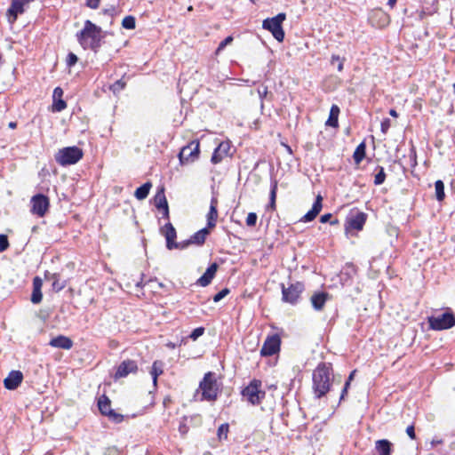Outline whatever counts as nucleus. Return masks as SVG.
<instances>
[{
    "label": "nucleus",
    "mask_w": 455,
    "mask_h": 455,
    "mask_svg": "<svg viewBox=\"0 0 455 455\" xmlns=\"http://www.w3.org/2000/svg\"><path fill=\"white\" fill-rule=\"evenodd\" d=\"M100 27L87 20L82 30L76 33V40L84 50L97 53L102 45L104 35Z\"/></svg>",
    "instance_id": "1"
},
{
    "label": "nucleus",
    "mask_w": 455,
    "mask_h": 455,
    "mask_svg": "<svg viewBox=\"0 0 455 455\" xmlns=\"http://www.w3.org/2000/svg\"><path fill=\"white\" fill-rule=\"evenodd\" d=\"M332 367L331 363H321L313 371V390L315 398L324 396L331 388V375Z\"/></svg>",
    "instance_id": "2"
},
{
    "label": "nucleus",
    "mask_w": 455,
    "mask_h": 455,
    "mask_svg": "<svg viewBox=\"0 0 455 455\" xmlns=\"http://www.w3.org/2000/svg\"><path fill=\"white\" fill-rule=\"evenodd\" d=\"M199 390L202 392L201 401H216L219 395V385L216 374L208 371L204 374L203 379L199 383Z\"/></svg>",
    "instance_id": "3"
},
{
    "label": "nucleus",
    "mask_w": 455,
    "mask_h": 455,
    "mask_svg": "<svg viewBox=\"0 0 455 455\" xmlns=\"http://www.w3.org/2000/svg\"><path fill=\"white\" fill-rule=\"evenodd\" d=\"M261 380L254 379L242 390L241 394L251 404L259 405L266 396V392L261 389Z\"/></svg>",
    "instance_id": "4"
},
{
    "label": "nucleus",
    "mask_w": 455,
    "mask_h": 455,
    "mask_svg": "<svg viewBox=\"0 0 455 455\" xmlns=\"http://www.w3.org/2000/svg\"><path fill=\"white\" fill-rule=\"evenodd\" d=\"M84 156L83 150L76 146L60 149L55 155L56 162L61 166L76 164Z\"/></svg>",
    "instance_id": "5"
},
{
    "label": "nucleus",
    "mask_w": 455,
    "mask_h": 455,
    "mask_svg": "<svg viewBox=\"0 0 455 455\" xmlns=\"http://www.w3.org/2000/svg\"><path fill=\"white\" fill-rule=\"evenodd\" d=\"M285 19L286 14L284 12H280L275 17L264 20L262 28L266 30H268L274 38L281 43L283 41L285 36L282 27V24Z\"/></svg>",
    "instance_id": "6"
},
{
    "label": "nucleus",
    "mask_w": 455,
    "mask_h": 455,
    "mask_svg": "<svg viewBox=\"0 0 455 455\" xmlns=\"http://www.w3.org/2000/svg\"><path fill=\"white\" fill-rule=\"evenodd\" d=\"M429 328L434 331L448 330L455 326V315L451 310L427 317Z\"/></svg>",
    "instance_id": "7"
},
{
    "label": "nucleus",
    "mask_w": 455,
    "mask_h": 455,
    "mask_svg": "<svg viewBox=\"0 0 455 455\" xmlns=\"http://www.w3.org/2000/svg\"><path fill=\"white\" fill-rule=\"evenodd\" d=\"M282 288V299L284 302L295 305L298 303L300 294L305 290L304 283L296 282L285 287L283 283L281 284Z\"/></svg>",
    "instance_id": "8"
},
{
    "label": "nucleus",
    "mask_w": 455,
    "mask_h": 455,
    "mask_svg": "<svg viewBox=\"0 0 455 455\" xmlns=\"http://www.w3.org/2000/svg\"><path fill=\"white\" fill-rule=\"evenodd\" d=\"M31 212L38 217H44L49 210L50 200L43 194H36L31 197Z\"/></svg>",
    "instance_id": "9"
},
{
    "label": "nucleus",
    "mask_w": 455,
    "mask_h": 455,
    "mask_svg": "<svg viewBox=\"0 0 455 455\" xmlns=\"http://www.w3.org/2000/svg\"><path fill=\"white\" fill-rule=\"evenodd\" d=\"M98 407L100 413L107 416L111 421L115 423H120L123 421L124 416L111 409V402L108 396L102 395L99 399Z\"/></svg>",
    "instance_id": "10"
},
{
    "label": "nucleus",
    "mask_w": 455,
    "mask_h": 455,
    "mask_svg": "<svg viewBox=\"0 0 455 455\" xmlns=\"http://www.w3.org/2000/svg\"><path fill=\"white\" fill-rule=\"evenodd\" d=\"M199 142L193 140L187 146L183 147L179 153V159L181 164L194 162L199 155Z\"/></svg>",
    "instance_id": "11"
},
{
    "label": "nucleus",
    "mask_w": 455,
    "mask_h": 455,
    "mask_svg": "<svg viewBox=\"0 0 455 455\" xmlns=\"http://www.w3.org/2000/svg\"><path fill=\"white\" fill-rule=\"evenodd\" d=\"M281 346V339L277 334L267 336L260 349L261 356H271L278 353Z\"/></svg>",
    "instance_id": "12"
},
{
    "label": "nucleus",
    "mask_w": 455,
    "mask_h": 455,
    "mask_svg": "<svg viewBox=\"0 0 455 455\" xmlns=\"http://www.w3.org/2000/svg\"><path fill=\"white\" fill-rule=\"evenodd\" d=\"M138 371L137 363L133 360H124L123 361L115 373L116 379L125 378L130 373H135Z\"/></svg>",
    "instance_id": "13"
},
{
    "label": "nucleus",
    "mask_w": 455,
    "mask_h": 455,
    "mask_svg": "<svg viewBox=\"0 0 455 455\" xmlns=\"http://www.w3.org/2000/svg\"><path fill=\"white\" fill-rule=\"evenodd\" d=\"M29 2H12L11 6L6 12V17L10 24H13L20 14L25 12V4Z\"/></svg>",
    "instance_id": "14"
},
{
    "label": "nucleus",
    "mask_w": 455,
    "mask_h": 455,
    "mask_svg": "<svg viewBox=\"0 0 455 455\" xmlns=\"http://www.w3.org/2000/svg\"><path fill=\"white\" fill-rule=\"evenodd\" d=\"M23 374L20 371H12L4 380V387L8 390H15L22 382Z\"/></svg>",
    "instance_id": "15"
},
{
    "label": "nucleus",
    "mask_w": 455,
    "mask_h": 455,
    "mask_svg": "<svg viewBox=\"0 0 455 455\" xmlns=\"http://www.w3.org/2000/svg\"><path fill=\"white\" fill-rule=\"evenodd\" d=\"M366 219V213L362 212H357L355 214H351L347 220V228L357 231L362 230L365 224Z\"/></svg>",
    "instance_id": "16"
},
{
    "label": "nucleus",
    "mask_w": 455,
    "mask_h": 455,
    "mask_svg": "<svg viewBox=\"0 0 455 455\" xmlns=\"http://www.w3.org/2000/svg\"><path fill=\"white\" fill-rule=\"evenodd\" d=\"M160 232L165 237L167 249L172 250V246L176 245V229L171 222H168L163 228H161Z\"/></svg>",
    "instance_id": "17"
},
{
    "label": "nucleus",
    "mask_w": 455,
    "mask_h": 455,
    "mask_svg": "<svg viewBox=\"0 0 455 455\" xmlns=\"http://www.w3.org/2000/svg\"><path fill=\"white\" fill-rule=\"evenodd\" d=\"M63 90L60 87H56L52 93V112H61L67 108V103L62 100Z\"/></svg>",
    "instance_id": "18"
},
{
    "label": "nucleus",
    "mask_w": 455,
    "mask_h": 455,
    "mask_svg": "<svg viewBox=\"0 0 455 455\" xmlns=\"http://www.w3.org/2000/svg\"><path fill=\"white\" fill-rule=\"evenodd\" d=\"M218 197L216 196H213L211 199L210 209L207 214V227L209 228H213L216 226L218 219Z\"/></svg>",
    "instance_id": "19"
},
{
    "label": "nucleus",
    "mask_w": 455,
    "mask_h": 455,
    "mask_svg": "<svg viewBox=\"0 0 455 455\" xmlns=\"http://www.w3.org/2000/svg\"><path fill=\"white\" fill-rule=\"evenodd\" d=\"M218 267L219 266L217 263L214 262L211 264L204 275L197 280L196 283L202 287L209 285L215 276Z\"/></svg>",
    "instance_id": "20"
},
{
    "label": "nucleus",
    "mask_w": 455,
    "mask_h": 455,
    "mask_svg": "<svg viewBox=\"0 0 455 455\" xmlns=\"http://www.w3.org/2000/svg\"><path fill=\"white\" fill-rule=\"evenodd\" d=\"M323 197L318 195L314 202L312 208L308 211L301 219L302 221L309 222L315 219V217L319 214L323 207Z\"/></svg>",
    "instance_id": "21"
},
{
    "label": "nucleus",
    "mask_w": 455,
    "mask_h": 455,
    "mask_svg": "<svg viewBox=\"0 0 455 455\" xmlns=\"http://www.w3.org/2000/svg\"><path fill=\"white\" fill-rule=\"evenodd\" d=\"M49 345L52 347L68 350L73 347V341L67 336L59 335L55 338H52L50 340Z\"/></svg>",
    "instance_id": "22"
},
{
    "label": "nucleus",
    "mask_w": 455,
    "mask_h": 455,
    "mask_svg": "<svg viewBox=\"0 0 455 455\" xmlns=\"http://www.w3.org/2000/svg\"><path fill=\"white\" fill-rule=\"evenodd\" d=\"M229 150L228 143L222 142L220 143L214 150L211 161L212 164H216L222 161L223 157L228 156Z\"/></svg>",
    "instance_id": "23"
},
{
    "label": "nucleus",
    "mask_w": 455,
    "mask_h": 455,
    "mask_svg": "<svg viewBox=\"0 0 455 455\" xmlns=\"http://www.w3.org/2000/svg\"><path fill=\"white\" fill-rule=\"evenodd\" d=\"M329 298V294L327 292L322 291L317 292L312 295L310 300L312 306L315 310L320 311L323 308L327 299Z\"/></svg>",
    "instance_id": "24"
},
{
    "label": "nucleus",
    "mask_w": 455,
    "mask_h": 455,
    "mask_svg": "<svg viewBox=\"0 0 455 455\" xmlns=\"http://www.w3.org/2000/svg\"><path fill=\"white\" fill-rule=\"evenodd\" d=\"M375 450L379 455H391L392 443L387 439L378 440L375 443Z\"/></svg>",
    "instance_id": "25"
},
{
    "label": "nucleus",
    "mask_w": 455,
    "mask_h": 455,
    "mask_svg": "<svg viewBox=\"0 0 455 455\" xmlns=\"http://www.w3.org/2000/svg\"><path fill=\"white\" fill-rule=\"evenodd\" d=\"M209 228H204L200 229L199 231L196 232L193 235L190 237V242L192 244L196 245H203L205 242L206 236L210 234Z\"/></svg>",
    "instance_id": "26"
},
{
    "label": "nucleus",
    "mask_w": 455,
    "mask_h": 455,
    "mask_svg": "<svg viewBox=\"0 0 455 455\" xmlns=\"http://www.w3.org/2000/svg\"><path fill=\"white\" fill-rule=\"evenodd\" d=\"M339 108L337 105H332L330 110L329 118L327 119L325 124L331 127H338L339 125Z\"/></svg>",
    "instance_id": "27"
},
{
    "label": "nucleus",
    "mask_w": 455,
    "mask_h": 455,
    "mask_svg": "<svg viewBox=\"0 0 455 455\" xmlns=\"http://www.w3.org/2000/svg\"><path fill=\"white\" fill-rule=\"evenodd\" d=\"M154 204L158 209L161 210L162 208H164L168 206V202L164 194V188H161L157 190L156 194L155 195L154 198Z\"/></svg>",
    "instance_id": "28"
},
{
    "label": "nucleus",
    "mask_w": 455,
    "mask_h": 455,
    "mask_svg": "<svg viewBox=\"0 0 455 455\" xmlns=\"http://www.w3.org/2000/svg\"><path fill=\"white\" fill-rule=\"evenodd\" d=\"M152 187V184L150 182H146L140 187H139L134 193L135 197L138 200H143L148 197L150 188Z\"/></svg>",
    "instance_id": "29"
},
{
    "label": "nucleus",
    "mask_w": 455,
    "mask_h": 455,
    "mask_svg": "<svg viewBox=\"0 0 455 455\" xmlns=\"http://www.w3.org/2000/svg\"><path fill=\"white\" fill-rule=\"evenodd\" d=\"M365 155H366V145L363 141L356 147V148L353 154V158H354L355 163L356 164H359L363 161V159L365 157Z\"/></svg>",
    "instance_id": "30"
},
{
    "label": "nucleus",
    "mask_w": 455,
    "mask_h": 455,
    "mask_svg": "<svg viewBox=\"0 0 455 455\" xmlns=\"http://www.w3.org/2000/svg\"><path fill=\"white\" fill-rule=\"evenodd\" d=\"M163 373V363L160 361H155L152 364L150 374L153 379V383L156 386L157 378Z\"/></svg>",
    "instance_id": "31"
},
{
    "label": "nucleus",
    "mask_w": 455,
    "mask_h": 455,
    "mask_svg": "<svg viewBox=\"0 0 455 455\" xmlns=\"http://www.w3.org/2000/svg\"><path fill=\"white\" fill-rule=\"evenodd\" d=\"M52 289L53 291L59 292L63 290L66 286V281L60 280L59 274H53L52 276Z\"/></svg>",
    "instance_id": "32"
},
{
    "label": "nucleus",
    "mask_w": 455,
    "mask_h": 455,
    "mask_svg": "<svg viewBox=\"0 0 455 455\" xmlns=\"http://www.w3.org/2000/svg\"><path fill=\"white\" fill-rule=\"evenodd\" d=\"M435 197L438 201H443L445 194H444V184L442 180H436L435 183Z\"/></svg>",
    "instance_id": "33"
},
{
    "label": "nucleus",
    "mask_w": 455,
    "mask_h": 455,
    "mask_svg": "<svg viewBox=\"0 0 455 455\" xmlns=\"http://www.w3.org/2000/svg\"><path fill=\"white\" fill-rule=\"evenodd\" d=\"M276 191H277V181L273 180L271 182V189H270V195H269V207L272 209H275V207Z\"/></svg>",
    "instance_id": "34"
},
{
    "label": "nucleus",
    "mask_w": 455,
    "mask_h": 455,
    "mask_svg": "<svg viewBox=\"0 0 455 455\" xmlns=\"http://www.w3.org/2000/svg\"><path fill=\"white\" fill-rule=\"evenodd\" d=\"M122 26L126 29H134L136 26L135 18L132 15L125 16L122 20Z\"/></svg>",
    "instance_id": "35"
},
{
    "label": "nucleus",
    "mask_w": 455,
    "mask_h": 455,
    "mask_svg": "<svg viewBox=\"0 0 455 455\" xmlns=\"http://www.w3.org/2000/svg\"><path fill=\"white\" fill-rule=\"evenodd\" d=\"M229 432V426L228 423L221 424L217 431L218 438L221 440H226L228 438V434Z\"/></svg>",
    "instance_id": "36"
},
{
    "label": "nucleus",
    "mask_w": 455,
    "mask_h": 455,
    "mask_svg": "<svg viewBox=\"0 0 455 455\" xmlns=\"http://www.w3.org/2000/svg\"><path fill=\"white\" fill-rule=\"evenodd\" d=\"M125 85L126 83L123 79H119L116 81L112 85H110L109 89L113 92L114 94H117L124 89Z\"/></svg>",
    "instance_id": "37"
},
{
    "label": "nucleus",
    "mask_w": 455,
    "mask_h": 455,
    "mask_svg": "<svg viewBox=\"0 0 455 455\" xmlns=\"http://www.w3.org/2000/svg\"><path fill=\"white\" fill-rule=\"evenodd\" d=\"M378 169H379V172L374 177V184L376 186L383 184L386 180V173H385L384 168L381 166H379Z\"/></svg>",
    "instance_id": "38"
},
{
    "label": "nucleus",
    "mask_w": 455,
    "mask_h": 455,
    "mask_svg": "<svg viewBox=\"0 0 455 455\" xmlns=\"http://www.w3.org/2000/svg\"><path fill=\"white\" fill-rule=\"evenodd\" d=\"M345 58H341L339 55H332L331 59V63L332 65H337V69L339 72H341L344 68Z\"/></svg>",
    "instance_id": "39"
},
{
    "label": "nucleus",
    "mask_w": 455,
    "mask_h": 455,
    "mask_svg": "<svg viewBox=\"0 0 455 455\" xmlns=\"http://www.w3.org/2000/svg\"><path fill=\"white\" fill-rule=\"evenodd\" d=\"M43 294L41 289L34 288L31 295V302L38 304L42 301Z\"/></svg>",
    "instance_id": "40"
},
{
    "label": "nucleus",
    "mask_w": 455,
    "mask_h": 455,
    "mask_svg": "<svg viewBox=\"0 0 455 455\" xmlns=\"http://www.w3.org/2000/svg\"><path fill=\"white\" fill-rule=\"evenodd\" d=\"M331 219H332L331 213H325L320 217V221L322 223L330 222L331 225H337L339 223L338 219H334V220H331Z\"/></svg>",
    "instance_id": "41"
},
{
    "label": "nucleus",
    "mask_w": 455,
    "mask_h": 455,
    "mask_svg": "<svg viewBox=\"0 0 455 455\" xmlns=\"http://www.w3.org/2000/svg\"><path fill=\"white\" fill-rule=\"evenodd\" d=\"M9 247V241L6 235L0 234V252L5 251Z\"/></svg>",
    "instance_id": "42"
},
{
    "label": "nucleus",
    "mask_w": 455,
    "mask_h": 455,
    "mask_svg": "<svg viewBox=\"0 0 455 455\" xmlns=\"http://www.w3.org/2000/svg\"><path fill=\"white\" fill-rule=\"evenodd\" d=\"M204 327H197L190 333L189 338L193 340H196L204 333Z\"/></svg>",
    "instance_id": "43"
},
{
    "label": "nucleus",
    "mask_w": 455,
    "mask_h": 455,
    "mask_svg": "<svg viewBox=\"0 0 455 455\" xmlns=\"http://www.w3.org/2000/svg\"><path fill=\"white\" fill-rule=\"evenodd\" d=\"M229 289L228 288H224L222 289L220 291H219L218 293H216L214 296H213V301L214 302H219L222 299H224L228 293H229Z\"/></svg>",
    "instance_id": "44"
},
{
    "label": "nucleus",
    "mask_w": 455,
    "mask_h": 455,
    "mask_svg": "<svg viewBox=\"0 0 455 455\" xmlns=\"http://www.w3.org/2000/svg\"><path fill=\"white\" fill-rule=\"evenodd\" d=\"M258 216L255 212H250L246 218V225L248 227H254L257 222Z\"/></svg>",
    "instance_id": "45"
},
{
    "label": "nucleus",
    "mask_w": 455,
    "mask_h": 455,
    "mask_svg": "<svg viewBox=\"0 0 455 455\" xmlns=\"http://www.w3.org/2000/svg\"><path fill=\"white\" fill-rule=\"evenodd\" d=\"M190 244H192L190 242V238L188 240H185V241L179 242V243L176 242V245L172 246V250H173V249L184 250V249L188 248Z\"/></svg>",
    "instance_id": "46"
},
{
    "label": "nucleus",
    "mask_w": 455,
    "mask_h": 455,
    "mask_svg": "<svg viewBox=\"0 0 455 455\" xmlns=\"http://www.w3.org/2000/svg\"><path fill=\"white\" fill-rule=\"evenodd\" d=\"M77 60H78V58H77V56H76L75 53H73V52H69V53L68 54V57H67V65H68V67H72V66H74V65L77 62Z\"/></svg>",
    "instance_id": "47"
},
{
    "label": "nucleus",
    "mask_w": 455,
    "mask_h": 455,
    "mask_svg": "<svg viewBox=\"0 0 455 455\" xmlns=\"http://www.w3.org/2000/svg\"><path fill=\"white\" fill-rule=\"evenodd\" d=\"M391 126V122L388 118H385L380 124L381 132L386 134Z\"/></svg>",
    "instance_id": "48"
},
{
    "label": "nucleus",
    "mask_w": 455,
    "mask_h": 455,
    "mask_svg": "<svg viewBox=\"0 0 455 455\" xmlns=\"http://www.w3.org/2000/svg\"><path fill=\"white\" fill-rule=\"evenodd\" d=\"M233 41L232 36L226 37L223 41H221L217 48V52L222 51L228 44H231Z\"/></svg>",
    "instance_id": "49"
},
{
    "label": "nucleus",
    "mask_w": 455,
    "mask_h": 455,
    "mask_svg": "<svg viewBox=\"0 0 455 455\" xmlns=\"http://www.w3.org/2000/svg\"><path fill=\"white\" fill-rule=\"evenodd\" d=\"M268 93L267 87L261 85L258 88V94L261 100L265 99Z\"/></svg>",
    "instance_id": "50"
},
{
    "label": "nucleus",
    "mask_w": 455,
    "mask_h": 455,
    "mask_svg": "<svg viewBox=\"0 0 455 455\" xmlns=\"http://www.w3.org/2000/svg\"><path fill=\"white\" fill-rule=\"evenodd\" d=\"M406 434L409 435V437L411 439H412V440L415 439L416 438V435H415L414 426L411 425V426L407 427Z\"/></svg>",
    "instance_id": "51"
},
{
    "label": "nucleus",
    "mask_w": 455,
    "mask_h": 455,
    "mask_svg": "<svg viewBox=\"0 0 455 455\" xmlns=\"http://www.w3.org/2000/svg\"><path fill=\"white\" fill-rule=\"evenodd\" d=\"M34 288H38V289L42 288V280L38 276H36L33 280V289Z\"/></svg>",
    "instance_id": "52"
},
{
    "label": "nucleus",
    "mask_w": 455,
    "mask_h": 455,
    "mask_svg": "<svg viewBox=\"0 0 455 455\" xmlns=\"http://www.w3.org/2000/svg\"><path fill=\"white\" fill-rule=\"evenodd\" d=\"M376 14H380L382 17L381 26H384L388 23V16L386 15L384 12H382L381 11H376Z\"/></svg>",
    "instance_id": "53"
},
{
    "label": "nucleus",
    "mask_w": 455,
    "mask_h": 455,
    "mask_svg": "<svg viewBox=\"0 0 455 455\" xmlns=\"http://www.w3.org/2000/svg\"><path fill=\"white\" fill-rule=\"evenodd\" d=\"M188 430V427H187V425L185 423H182L180 425L179 431L181 435H186Z\"/></svg>",
    "instance_id": "54"
},
{
    "label": "nucleus",
    "mask_w": 455,
    "mask_h": 455,
    "mask_svg": "<svg viewBox=\"0 0 455 455\" xmlns=\"http://www.w3.org/2000/svg\"><path fill=\"white\" fill-rule=\"evenodd\" d=\"M86 5L91 9H98L100 6V2H86Z\"/></svg>",
    "instance_id": "55"
},
{
    "label": "nucleus",
    "mask_w": 455,
    "mask_h": 455,
    "mask_svg": "<svg viewBox=\"0 0 455 455\" xmlns=\"http://www.w3.org/2000/svg\"><path fill=\"white\" fill-rule=\"evenodd\" d=\"M163 211V218L169 219V206L161 209Z\"/></svg>",
    "instance_id": "56"
},
{
    "label": "nucleus",
    "mask_w": 455,
    "mask_h": 455,
    "mask_svg": "<svg viewBox=\"0 0 455 455\" xmlns=\"http://www.w3.org/2000/svg\"><path fill=\"white\" fill-rule=\"evenodd\" d=\"M181 2H173V6L172 7L174 11H182L183 7H180Z\"/></svg>",
    "instance_id": "57"
},
{
    "label": "nucleus",
    "mask_w": 455,
    "mask_h": 455,
    "mask_svg": "<svg viewBox=\"0 0 455 455\" xmlns=\"http://www.w3.org/2000/svg\"><path fill=\"white\" fill-rule=\"evenodd\" d=\"M347 394V389L343 388L342 391H341V394H340L339 401L343 400Z\"/></svg>",
    "instance_id": "58"
},
{
    "label": "nucleus",
    "mask_w": 455,
    "mask_h": 455,
    "mask_svg": "<svg viewBox=\"0 0 455 455\" xmlns=\"http://www.w3.org/2000/svg\"><path fill=\"white\" fill-rule=\"evenodd\" d=\"M389 115L391 116H393V117H397L398 116V114H397L396 110H395L393 108L389 110Z\"/></svg>",
    "instance_id": "59"
},
{
    "label": "nucleus",
    "mask_w": 455,
    "mask_h": 455,
    "mask_svg": "<svg viewBox=\"0 0 455 455\" xmlns=\"http://www.w3.org/2000/svg\"><path fill=\"white\" fill-rule=\"evenodd\" d=\"M355 371H355V370H354V371L349 374V376H348V378H347V380H348V381H352V379H354V376H355Z\"/></svg>",
    "instance_id": "60"
},
{
    "label": "nucleus",
    "mask_w": 455,
    "mask_h": 455,
    "mask_svg": "<svg viewBox=\"0 0 455 455\" xmlns=\"http://www.w3.org/2000/svg\"><path fill=\"white\" fill-rule=\"evenodd\" d=\"M350 383H351V381L347 380V381L345 382V385H344L343 388H346V389H347V390H348V388H349V387H350Z\"/></svg>",
    "instance_id": "61"
},
{
    "label": "nucleus",
    "mask_w": 455,
    "mask_h": 455,
    "mask_svg": "<svg viewBox=\"0 0 455 455\" xmlns=\"http://www.w3.org/2000/svg\"><path fill=\"white\" fill-rule=\"evenodd\" d=\"M396 2H387V4L389 5L390 9L394 8Z\"/></svg>",
    "instance_id": "62"
},
{
    "label": "nucleus",
    "mask_w": 455,
    "mask_h": 455,
    "mask_svg": "<svg viewBox=\"0 0 455 455\" xmlns=\"http://www.w3.org/2000/svg\"><path fill=\"white\" fill-rule=\"evenodd\" d=\"M9 127H10V128H15V127H16V123L11 122V123L9 124Z\"/></svg>",
    "instance_id": "63"
},
{
    "label": "nucleus",
    "mask_w": 455,
    "mask_h": 455,
    "mask_svg": "<svg viewBox=\"0 0 455 455\" xmlns=\"http://www.w3.org/2000/svg\"><path fill=\"white\" fill-rule=\"evenodd\" d=\"M167 346H168L169 347H171V348H174V347H175V344H173V343H172V342L168 343V344H167Z\"/></svg>",
    "instance_id": "64"
}]
</instances>
